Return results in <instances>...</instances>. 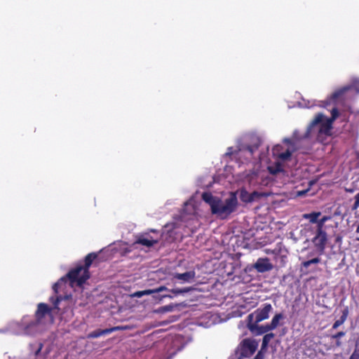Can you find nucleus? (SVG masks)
I'll list each match as a JSON object with an SVG mask.
<instances>
[{
  "mask_svg": "<svg viewBox=\"0 0 359 359\" xmlns=\"http://www.w3.org/2000/svg\"><path fill=\"white\" fill-rule=\"evenodd\" d=\"M284 142H286V143H287V144H292V140H290V139H285V140H284Z\"/></svg>",
  "mask_w": 359,
  "mask_h": 359,
  "instance_id": "nucleus-39",
  "label": "nucleus"
},
{
  "mask_svg": "<svg viewBox=\"0 0 359 359\" xmlns=\"http://www.w3.org/2000/svg\"><path fill=\"white\" fill-rule=\"evenodd\" d=\"M153 293H154V291H152V290H142V291L135 292L133 294V296L136 297H142L144 295L151 294Z\"/></svg>",
  "mask_w": 359,
  "mask_h": 359,
  "instance_id": "nucleus-28",
  "label": "nucleus"
},
{
  "mask_svg": "<svg viewBox=\"0 0 359 359\" xmlns=\"http://www.w3.org/2000/svg\"><path fill=\"white\" fill-rule=\"evenodd\" d=\"M349 359H359V338L355 341V346Z\"/></svg>",
  "mask_w": 359,
  "mask_h": 359,
  "instance_id": "nucleus-25",
  "label": "nucleus"
},
{
  "mask_svg": "<svg viewBox=\"0 0 359 359\" xmlns=\"http://www.w3.org/2000/svg\"><path fill=\"white\" fill-rule=\"evenodd\" d=\"M255 358V359H263V354L262 353V352L259 351Z\"/></svg>",
  "mask_w": 359,
  "mask_h": 359,
  "instance_id": "nucleus-37",
  "label": "nucleus"
},
{
  "mask_svg": "<svg viewBox=\"0 0 359 359\" xmlns=\"http://www.w3.org/2000/svg\"><path fill=\"white\" fill-rule=\"evenodd\" d=\"M278 170V169H277V170H275V171H273V170H270V172H271V173L275 174V173H276V172Z\"/></svg>",
  "mask_w": 359,
  "mask_h": 359,
  "instance_id": "nucleus-41",
  "label": "nucleus"
},
{
  "mask_svg": "<svg viewBox=\"0 0 359 359\" xmlns=\"http://www.w3.org/2000/svg\"><path fill=\"white\" fill-rule=\"evenodd\" d=\"M150 231L154 233L156 235L152 236L148 233L140 234L137 237L134 244H140L147 248H151L154 244L158 243L161 239V235L156 230L151 229Z\"/></svg>",
  "mask_w": 359,
  "mask_h": 359,
  "instance_id": "nucleus-6",
  "label": "nucleus"
},
{
  "mask_svg": "<svg viewBox=\"0 0 359 359\" xmlns=\"http://www.w3.org/2000/svg\"><path fill=\"white\" fill-rule=\"evenodd\" d=\"M202 199L207 203L210 206V209H212L213 204L216 203L218 197L213 196L210 192H203Z\"/></svg>",
  "mask_w": 359,
  "mask_h": 359,
  "instance_id": "nucleus-17",
  "label": "nucleus"
},
{
  "mask_svg": "<svg viewBox=\"0 0 359 359\" xmlns=\"http://www.w3.org/2000/svg\"><path fill=\"white\" fill-rule=\"evenodd\" d=\"M254 268L259 273H264L271 271L273 269V264L267 257L259 258L254 264Z\"/></svg>",
  "mask_w": 359,
  "mask_h": 359,
  "instance_id": "nucleus-12",
  "label": "nucleus"
},
{
  "mask_svg": "<svg viewBox=\"0 0 359 359\" xmlns=\"http://www.w3.org/2000/svg\"><path fill=\"white\" fill-rule=\"evenodd\" d=\"M123 327L121 326H116L111 328H107L104 330L97 329L96 330H94L88 334V338H98L101 336L111 334L113 332L118 331V330H123Z\"/></svg>",
  "mask_w": 359,
  "mask_h": 359,
  "instance_id": "nucleus-13",
  "label": "nucleus"
},
{
  "mask_svg": "<svg viewBox=\"0 0 359 359\" xmlns=\"http://www.w3.org/2000/svg\"><path fill=\"white\" fill-rule=\"evenodd\" d=\"M327 241V235L326 231H316V235L312 239V242L317 250L323 252Z\"/></svg>",
  "mask_w": 359,
  "mask_h": 359,
  "instance_id": "nucleus-10",
  "label": "nucleus"
},
{
  "mask_svg": "<svg viewBox=\"0 0 359 359\" xmlns=\"http://www.w3.org/2000/svg\"><path fill=\"white\" fill-rule=\"evenodd\" d=\"M163 298L168 297L170 299H172L173 297H175V296L171 293L170 294H164V295H163Z\"/></svg>",
  "mask_w": 359,
  "mask_h": 359,
  "instance_id": "nucleus-38",
  "label": "nucleus"
},
{
  "mask_svg": "<svg viewBox=\"0 0 359 359\" xmlns=\"http://www.w3.org/2000/svg\"><path fill=\"white\" fill-rule=\"evenodd\" d=\"M284 318V315L283 313H276L272 318L271 323L268 324L271 330L276 329L280 323V320Z\"/></svg>",
  "mask_w": 359,
  "mask_h": 359,
  "instance_id": "nucleus-18",
  "label": "nucleus"
},
{
  "mask_svg": "<svg viewBox=\"0 0 359 359\" xmlns=\"http://www.w3.org/2000/svg\"><path fill=\"white\" fill-rule=\"evenodd\" d=\"M315 224H317L316 226V231H325V229H324V225H325V223L321 221V219H317V222H316Z\"/></svg>",
  "mask_w": 359,
  "mask_h": 359,
  "instance_id": "nucleus-32",
  "label": "nucleus"
},
{
  "mask_svg": "<svg viewBox=\"0 0 359 359\" xmlns=\"http://www.w3.org/2000/svg\"><path fill=\"white\" fill-rule=\"evenodd\" d=\"M273 308L270 304H264L262 307L256 309L253 313L249 314L247 317V321H255L259 323L262 320L268 319L269 313Z\"/></svg>",
  "mask_w": 359,
  "mask_h": 359,
  "instance_id": "nucleus-7",
  "label": "nucleus"
},
{
  "mask_svg": "<svg viewBox=\"0 0 359 359\" xmlns=\"http://www.w3.org/2000/svg\"><path fill=\"white\" fill-rule=\"evenodd\" d=\"M275 337V334L272 332L266 334L263 339L262 343V350L266 349L269 345L270 341Z\"/></svg>",
  "mask_w": 359,
  "mask_h": 359,
  "instance_id": "nucleus-21",
  "label": "nucleus"
},
{
  "mask_svg": "<svg viewBox=\"0 0 359 359\" xmlns=\"http://www.w3.org/2000/svg\"><path fill=\"white\" fill-rule=\"evenodd\" d=\"M324 116L321 114H318L315 118L312 121V122L309 126L306 133L305 134V137H307L309 136L310 133H311L313 128L319 125L318 128V134L319 135H330L331 134V130H332V122L329 121L328 119L323 122Z\"/></svg>",
  "mask_w": 359,
  "mask_h": 359,
  "instance_id": "nucleus-3",
  "label": "nucleus"
},
{
  "mask_svg": "<svg viewBox=\"0 0 359 359\" xmlns=\"http://www.w3.org/2000/svg\"><path fill=\"white\" fill-rule=\"evenodd\" d=\"M320 262V259L319 257H315L310 260L305 261L302 263V265L305 268H308L311 264H318Z\"/></svg>",
  "mask_w": 359,
  "mask_h": 359,
  "instance_id": "nucleus-27",
  "label": "nucleus"
},
{
  "mask_svg": "<svg viewBox=\"0 0 359 359\" xmlns=\"http://www.w3.org/2000/svg\"><path fill=\"white\" fill-rule=\"evenodd\" d=\"M331 219H332L331 216L325 215L320 219L322 222L325 223L327 221L330 220Z\"/></svg>",
  "mask_w": 359,
  "mask_h": 359,
  "instance_id": "nucleus-35",
  "label": "nucleus"
},
{
  "mask_svg": "<svg viewBox=\"0 0 359 359\" xmlns=\"http://www.w3.org/2000/svg\"><path fill=\"white\" fill-rule=\"evenodd\" d=\"M321 215L320 212H312L303 215V218L309 219L311 224L317 222L318 218Z\"/></svg>",
  "mask_w": 359,
  "mask_h": 359,
  "instance_id": "nucleus-20",
  "label": "nucleus"
},
{
  "mask_svg": "<svg viewBox=\"0 0 359 359\" xmlns=\"http://www.w3.org/2000/svg\"><path fill=\"white\" fill-rule=\"evenodd\" d=\"M196 277V272L192 271H186L182 273H175L172 275V279L182 280L184 283H191Z\"/></svg>",
  "mask_w": 359,
  "mask_h": 359,
  "instance_id": "nucleus-14",
  "label": "nucleus"
},
{
  "mask_svg": "<svg viewBox=\"0 0 359 359\" xmlns=\"http://www.w3.org/2000/svg\"><path fill=\"white\" fill-rule=\"evenodd\" d=\"M348 307L346 306L341 311V316L339 318V319L337 320L334 324L332 325V329L336 330L337 329L340 325H341L347 319V317L348 316Z\"/></svg>",
  "mask_w": 359,
  "mask_h": 359,
  "instance_id": "nucleus-15",
  "label": "nucleus"
},
{
  "mask_svg": "<svg viewBox=\"0 0 359 359\" xmlns=\"http://www.w3.org/2000/svg\"><path fill=\"white\" fill-rule=\"evenodd\" d=\"M345 334H346L345 332L341 331V332H338L337 333H336V334H334L331 336V339H336L335 345L337 347L341 346L342 342L340 341V339L342 337L345 336Z\"/></svg>",
  "mask_w": 359,
  "mask_h": 359,
  "instance_id": "nucleus-24",
  "label": "nucleus"
},
{
  "mask_svg": "<svg viewBox=\"0 0 359 359\" xmlns=\"http://www.w3.org/2000/svg\"><path fill=\"white\" fill-rule=\"evenodd\" d=\"M339 116V111L337 107L332 108L331 110V118H330L328 120L333 122L334 120L337 118Z\"/></svg>",
  "mask_w": 359,
  "mask_h": 359,
  "instance_id": "nucleus-31",
  "label": "nucleus"
},
{
  "mask_svg": "<svg viewBox=\"0 0 359 359\" xmlns=\"http://www.w3.org/2000/svg\"><path fill=\"white\" fill-rule=\"evenodd\" d=\"M97 257V254L95 252H90L88 254L84 259V265L83 268L84 270L89 271V268L91 266L93 262Z\"/></svg>",
  "mask_w": 359,
  "mask_h": 359,
  "instance_id": "nucleus-16",
  "label": "nucleus"
},
{
  "mask_svg": "<svg viewBox=\"0 0 359 359\" xmlns=\"http://www.w3.org/2000/svg\"><path fill=\"white\" fill-rule=\"evenodd\" d=\"M61 301V297H57L55 301L53 302V308H51L45 303H39L37 305V309L35 312V318L36 323L39 324L42 323L43 319L48 316L52 317V312L53 309H59L58 304Z\"/></svg>",
  "mask_w": 359,
  "mask_h": 359,
  "instance_id": "nucleus-5",
  "label": "nucleus"
},
{
  "mask_svg": "<svg viewBox=\"0 0 359 359\" xmlns=\"http://www.w3.org/2000/svg\"><path fill=\"white\" fill-rule=\"evenodd\" d=\"M356 92L359 93V87L356 83L345 86L336 90L325 102L323 107H327V104L333 102L334 104L339 102H345L348 100L353 97L354 93Z\"/></svg>",
  "mask_w": 359,
  "mask_h": 359,
  "instance_id": "nucleus-2",
  "label": "nucleus"
},
{
  "mask_svg": "<svg viewBox=\"0 0 359 359\" xmlns=\"http://www.w3.org/2000/svg\"><path fill=\"white\" fill-rule=\"evenodd\" d=\"M241 200L246 203H252V198H250V193L245 189H242L240 193Z\"/></svg>",
  "mask_w": 359,
  "mask_h": 359,
  "instance_id": "nucleus-22",
  "label": "nucleus"
},
{
  "mask_svg": "<svg viewBox=\"0 0 359 359\" xmlns=\"http://www.w3.org/2000/svg\"><path fill=\"white\" fill-rule=\"evenodd\" d=\"M237 205V198L232 194L230 197L224 201L218 198L216 203L212 205L211 212L212 215H217V217L225 219L236 210Z\"/></svg>",
  "mask_w": 359,
  "mask_h": 359,
  "instance_id": "nucleus-1",
  "label": "nucleus"
},
{
  "mask_svg": "<svg viewBox=\"0 0 359 359\" xmlns=\"http://www.w3.org/2000/svg\"><path fill=\"white\" fill-rule=\"evenodd\" d=\"M346 191L347 192H353V189H346Z\"/></svg>",
  "mask_w": 359,
  "mask_h": 359,
  "instance_id": "nucleus-42",
  "label": "nucleus"
},
{
  "mask_svg": "<svg viewBox=\"0 0 359 359\" xmlns=\"http://www.w3.org/2000/svg\"><path fill=\"white\" fill-rule=\"evenodd\" d=\"M67 277L72 284L81 286L90 278V272L84 270L83 265L79 264L68 272Z\"/></svg>",
  "mask_w": 359,
  "mask_h": 359,
  "instance_id": "nucleus-4",
  "label": "nucleus"
},
{
  "mask_svg": "<svg viewBox=\"0 0 359 359\" xmlns=\"http://www.w3.org/2000/svg\"><path fill=\"white\" fill-rule=\"evenodd\" d=\"M292 156V151L290 149H287L285 152L280 153L278 155V158L282 161L288 160Z\"/></svg>",
  "mask_w": 359,
  "mask_h": 359,
  "instance_id": "nucleus-26",
  "label": "nucleus"
},
{
  "mask_svg": "<svg viewBox=\"0 0 359 359\" xmlns=\"http://www.w3.org/2000/svg\"><path fill=\"white\" fill-rule=\"evenodd\" d=\"M43 346V345L41 342L35 343L30 344V349L34 353V355L36 356L41 353Z\"/></svg>",
  "mask_w": 359,
  "mask_h": 359,
  "instance_id": "nucleus-23",
  "label": "nucleus"
},
{
  "mask_svg": "<svg viewBox=\"0 0 359 359\" xmlns=\"http://www.w3.org/2000/svg\"><path fill=\"white\" fill-rule=\"evenodd\" d=\"M340 241V238H337V241Z\"/></svg>",
  "mask_w": 359,
  "mask_h": 359,
  "instance_id": "nucleus-43",
  "label": "nucleus"
},
{
  "mask_svg": "<svg viewBox=\"0 0 359 359\" xmlns=\"http://www.w3.org/2000/svg\"><path fill=\"white\" fill-rule=\"evenodd\" d=\"M258 323H255L254 320L248 321L247 323L248 328L254 334L262 335L271 330L268 324L265 325H259Z\"/></svg>",
  "mask_w": 359,
  "mask_h": 359,
  "instance_id": "nucleus-11",
  "label": "nucleus"
},
{
  "mask_svg": "<svg viewBox=\"0 0 359 359\" xmlns=\"http://www.w3.org/2000/svg\"><path fill=\"white\" fill-rule=\"evenodd\" d=\"M59 285H60V283L57 282V283H55L53 286V289L55 293H57V292H58Z\"/></svg>",
  "mask_w": 359,
  "mask_h": 359,
  "instance_id": "nucleus-36",
  "label": "nucleus"
},
{
  "mask_svg": "<svg viewBox=\"0 0 359 359\" xmlns=\"http://www.w3.org/2000/svg\"><path fill=\"white\" fill-rule=\"evenodd\" d=\"M356 233H359V225L357 226ZM357 241H359V238H357Z\"/></svg>",
  "mask_w": 359,
  "mask_h": 359,
  "instance_id": "nucleus-40",
  "label": "nucleus"
},
{
  "mask_svg": "<svg viewBox=\"0 0 359 359\" xmlns=\"http://www.w3.org/2000/svg\"><path fill=\"white\" fill-rule=\"evenodd\" d=\"M165 290L169 291V290L165 286H160L156 289L152 290V291H154V293H158V292H160L162 291H165Z\"/></svg>",
  "mask_w": 359,
  "mask_h": 359,
  "instance_id": "nucleus-34",
  "label": "nucleus"
},
{
  "mask_svg": "<svg viewBox=\"0 0 359 359\" xmlns=\"http://www.w3.org/2000/svg\"><path fill=\"white\" fill-rule=\"evenodd\" d=\"M258 148L257 146H252V145H243L238 150H234L232 147L227 148V151L226 153V156H233V154H237L238 156H241L243 154L248 153V157L250 158L252 156L255 150Z\"/></svg>",
  "mask_w": 359,
  "mask_h": 359,
  "instance_id": "nucleus-9",
  "label": "nucleus"
},
{
  "mask_svg": "<svg viewBox=\"0 0 359 359\" xmlns=\"http://www.w3.org/2000/svg\"><path fill=\"white\" fill-rule=\"evenodd\" d=\"M193 287H185L183 288H173L169 290V292L172 293L175 297L179 296L180 294H184L185 293L189 292L193 290Z\"/></svg>",
  "mask_w": 359,
  "mask_h": 359,
  "instance_id": "nucleus-19",
  "label": "nucleus"
},
{
  "mask_svg": "<svg viewBox=\"0 0 359 359\" xmlns=\"http://www.w3.org/2000/svg\"><path fill=\"white\" fill-rule=\"evenodd\" d=\"M263 196L264 194L262 193L257 191H254L252 193H250V198H252V202L257 201Z\"/></svg>",
  "mask_w": 359,
  "mask_h": 359,
  "instance_id": "nucleus-30",
  "label": "nucleus"
},
{
  "mask_svg": "<svg viewBox=\"0 0 359 359\" xmlns=\"http://www.w3.org/2000/svg\"><path fill=\"white\" fill-rule=\"evenodd\" d=\"M177 306V304H169V305H165V306H163L162 307H161L159 309V311L161 312H163V313H165V312H170V311H173L174 308Z\"/></svg>",
  "mask_w": 359,
  "mask_h": 359,
  "instance_id": "nucleus-29",
  "label": "nucleus"
},
{
  "mask_svg": "<svg viewBox=\"0 0 359 359\" xmlns=\"http://www.w3.org/2000/svg\"><path fill=\"white\" fill-rule=\"evenodd\" d=\"M354 198L355 202L352 206L353 210H357L359 208V193L355 196Z\"/></svg>",
  "mask_w": 359,
  "mask_h": 359,
  "instance_id": "nucleus-33",
  "label": "nucleus"
},
{
  "mask_svg": "<svg viewBox=\"0 0 359 359\" xmlns=\"http://www.w3.org/2000/svg\"><path fill=\"white\" fill-rule=\"evenodd\" d=\"M258 346L255 339L246 338L240 344L239 351L241 358H248L253 355Z\"/></svg>",
  "mask_w": 359,
  "mask_h": 359,
  "instance_id": "nucleus-8",
  "label": "nucleus"
}]
</instances>
